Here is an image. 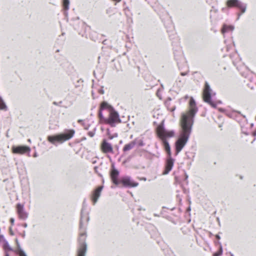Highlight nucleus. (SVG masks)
I'll list each match as a JSON object with an SVG mask.
<instances>
[{
	"label": "nucleus",
	"mask_w": 256,
	"mask_h": 256,
	"mask_svg": "<svg viewBox=\"0 0 256 256\" xmlns=\"http://www.w3.org/2000/svg\"><path fill=\"white\" fill-rule=\"evenodd\" d=\"M198 110L194 99L191 97L188 104V110L182 114L180 126L182 132L180 138L176 142V154H178L187 142L194 124V118Z\"/></svg>",
	"instance_id": "f257e3e1"
},
{
	"label": "nucleus",
	"mask_w": 256,
	"mask_h": 256,
	"mask_svg": "<svg viewBox=\"0 0 256 256\" xmlns=\"http://www.w3.org/2000/svg\"><path fill=\"white\" fill-rule=\"evenodd\" d=\"M156 134L162 140L166 152L168 154L167 156H172L170 148L166 140V138L172 137L174 136V132L172 131L166 130L162 125H159L156 128Z\"/></svg>",
	"instance_id": "f03ea898"
},
{
	"label": "nucleus",
	"mask_w": 256,
	"mask_h": 256,
	"mask_svg": "<svg viewBox=\"0 0 256 256\" xmlns=\"http://www.w3.org/2000/svg\"><path fill=\"white\" fill-rule=\"evenodd\" d=\"M75 132L74 130H68L66 132L54 136H48V140L54 144L56 142L62 144L71 139L74 136Z\"/></svg>",
	"instance_id": "7ed1b4c3"
},
{
	"label": "nucleus",
	"mask_w": 256,
	"mask_h": 256,
	"mask_svg": "<svg viewBox=\"0 0 256 256\" xmlns=\"http://www.w3.org/2000/svg\"><path fill=\"white\" fill-rule=\"evenodd\" d=\"M108 114V118L104 117V116L100 118V122L109 124L112 127H114L116 124H120L121 122L118 113L114 109L111 110Z\"/></svg>",
	"instance_id": "20e7f679"
},
{
	"label": "nucleus",
	"mask_w": 256,
	"mask_h": 256,
	"mask_svg": "<svg viewBox=\"0 0 256 256\" xmlns=\"http://www.w3.org/2000/svg\"><path fill=\"white\" fill-rule=\"evenodd\" d=\"M80 232L78 238L79 246L78 249L77 256H85L86 251V245L85 242L86 234L85 230L82 228L81 224L80 226Z\"/></svg>",
	"instance_id": "39448f33"
},
{
	"label": "nucleus",
	"mask_w": 256,
	"mask_h": 256,
	"mask_svg": "<svg viewBox=\"0 0 256 256\" xmlns=\"http://www.w3.org/2000/svg\"><path fill=\"white\" fill-rule=\"evenodd\" d=\"M212 90L210 88V86L207 82L204 83V86L202 90V99L203 100L210 104L213 108H216L217 104L213 101L211 98Z\"/></svg>",
	"instance_id": "423d86ee"
},
{
	"label": "nucleus",
	"mask_w": 256,
	"mask_h": 256,
	"mask_svg": "<svg viewBox=\"0 0 256 256\" xmlns=\"http://www.w3.org/2000/svg\"><path fill=\"white\" fill-rule=\"evenodd\" d=\"M226 6L228 8H236L240 11L242 14L245 12L246 6L238 0H228Z\"/></svg>",
	"instance_id": "0eeeda50"
},
{
	"label": "nucleus",
	"mask_w": 256,
	"mask_h": 256,
	"mask_svg": "<svg viewBox=\"0 0 256 256\" xmlns=\"http://www.w3.org/2000/svg\"><path fill=\"white\" fill-rule=\"evenodd\" d=\"M174 159L172 156H167L165 161L164 168L162 172L163 175L168 174L172 169L174 163Z\"/></svg>",
	"instance_id": "6e6552de"
},
{
	"label": "nucleus",
	"mask_w": 256,
	"mask_h": 256,
	"mask_svg": "<svg viewBox=\"0 0 256 256\" xmlns=\"http://www.w3.org/2000/svg\"><path fill=\"white\" fill-rule=\"evenodd\" d=\"M16 214L19 219L25 220L28 218V214L24 210V205L21 204H18L16 206Z\"/></svg>",
	"instance_id": "1a4fd4ad"
},
{
	"label": "nucleus",
	"mask_w": 256,
	"mask_h": 256,
	"mask_svg": "<svg viewBox=\"0 0 256 256\" xmlns=\"http://www.w3.org/2000/svg\"><path fill=\"white\" fill-rule=\"evenodd\" d=\"M100 150L104 154H113L114 149L112 144L106 140H103L100 145Z\"/></svg>",
	"instance_id": "9d476101"
},
{
	"label": "nucleus",
	"mask_w": 256,
	"mask_h": 256,
	"mask_svg": "<svg viewBox=\"0 0 256 256\" xmlns=\"http://www.w3.org/2000/svg\"><path fill=\"white\" fill-rule=\"evenodd\" d=\"M13 154H23L29 152L30 149L29 146H13L12 148Z\"/></svg>",
	"instance_id": "9b49d317"
},
{
	"label": "nucleus",
	"mask_w": 256,
	"mask_h": 256,
	"mask_svg": "<svg viewBox=\"0 0 256 256\" xmlns=\"http://www.w3.org/2000/svg\"><path fill=\"white\" fill-rule=\"evenodd\" d=\"M120 183L122 184L124 186L130 188L136 187L138 185V182H133L128 177H125L122 178L120 180Z\"/></svg>",
	"instance_id": "f8f14e48"
},
{
	"label": "nucleus",
	"mask_w": 256,
	"mask_h": 256,
	"mask_svg": "<svg viewBox=\"0 0 256 256\" xmlns=\"http://www.w3.org/2000/svg\"><path fill=\"white\" fill-rule=\"evenodd\" d=\"M102 189L103 186H98L92 192L90 198L94 204L97 202Z\"/></svg>",
	"instance_id": "ddd939ff"
},
{
	"label": "nucleus",
	"mask_w": 256,
	"mask_h": 256,
	"mask_svg": "<svg viewBox=\"0 0 256 256\" xmlns=\"http://www.w3.org/2000/svg\"><path fill=\"white\" fill-rule=\"evenodd\" d=\"M114 108L110 106L108 102H102L100 104V106L99 108V112H98V117L99 118L100 117H102V116H104L102 114V111L104 110H106L108 112H110L112 110H114Z\"/></svg>",
	"instance_id": "4468645a"
},
{
	"label": "nucleus",
	"mask_w": 256,
	"mask_h": 256,
	"mask_svg": "<svg viewBox=\"0 0 256 256\" xmlns=\"http://www.w3.org/2000/svg\"><path fill=\"white\" fill-rule=\"evenodd\" d=\"M118 171L112 166L110 172V176L112 182L116 185H118L120 183V181L118 180Z\"/></svg>",
	"instance_id": "2eb2a0df"
},
{
	"label": "nucleus",
	"mask_w": 256,
	"mask_h": 256,
	"mask_svg": "<svg viewBox=\"0 0 256 256\" xmlns=\"http://www.w3.org/2000/svg\"><path fill=\"white\" fill-rule=\"evenodd\" d=\"M136 142L134 141L126 144L123 148V151L126 152L132 150L136 145Z\"/></svg>",
	"instance_id": "dca6fc26"
},
{
	"label": "nucleus",
	"mask_w": 256,
	"mask_h": 256,
	"mask_svg": "<svg viewBox=\"0 0 256 256\" xmlns=\"http://www.w3.org/2000/svg\"><path fill=\"white\" fill-rule=\"evenodd\" d=\"M2 248L5 252V255L6 254H8L9 252L12 251V248L10 246L8 242L6 241L4 242Z\"/></svg>",
	"instance_id": "f3484780"
},
{
	"label": "nucleus",
	"mask_w": 256,
	"mask_h": 256,
	"mask_svg": "<svg viewBox=\"0 0 256 256\" xmlns=\"http://www.w3.org/2000/svg\"><path fill=\"white\" fill-rule=\"evenodd\" d=\"M233 29L234 27L232 26L224 24L222 26L221 32L222 34H224L232 30Z\"/></svg>",
	"instance_id": "a211bd4d"
},
{
	"label": "nucleus",
	"mask_w": 256,
	"mask_h": 256,
	"mask_svg": "<svg viewBox=\"0 0 256 256\" xmlns=\"http://www.w3.org/2000/svg\"><path fill=\"white\" fill-rule=\"evenodd\" d=\"M7 110V106L2 98L0 97V110L6 111Z\"/></svg>",
	"instance_id": "6ab92c4d"
},
{
	"label": "nucleus",
	"mask_w": 256,
	"mask_h": 256,
	"mask_svg": "<svg viewBox=\"0 0 256 256\" xmlns=\"http://www.w3.org/2000/svg\"><path fill=\"white\" fill-rule=\"evenodd\" d=\"M69 4H70L69 0H63L62 6H63L64 9L65 10H68L69 8Z\"/></svg>",
	"instance_id": "aec40b11"
},
{
	"label": "nucleus",
	"mask_w": 256,
	"mask_h": 256,
	"mask_svg": "<svg viewBox=\"0 0 256 256\" xmlns=\"http://www.w3.org/2000/svg\"><path fill=\"white\" fill-rule=\"evenodd\" d=\"M222 254V248L220 249V251L214 253L213 256H220Z\"/></svg>",
	"instance_id": "412c9836"
},
{
	"label": "nucleus",
	"mask_w": 256,
	"mask_h": 256,
	"mask_svg": "<svg viewBox=\"0 0 256 256\" xmlns=\"http://www.w3.org/2000/svg\"><path fill=\"white\" fill-rule=\"evenodd\" d=\"M18 255L19 256H26L25 253L22 250L18 252Z\"/></svg>",
	"instance_id": "4be33fe9"
},
{
	"label": "nucleus",
	"mask_w": 256,
	"mask_h": 256,
	"mask_svg": "<svg viewBox=\"0 0 256 256\" xmlns=\"http://www.w3.org/2000/svg\"><path fill=\"white\" fill-rule=\"evenodd\" d=\"M10 222L11 224V226H13L14 224V219L12 218H10Z\"/></svg>",
	"instance_id": "5701e85b"
},
{
	"label": "nucleus",
	"mask_w": 256,
	"mask_h": 256,
	"mask_svg": "<svg viewBox=\"0 0 256 256\" xmlns=\"http://www.w3.org/2000/svg\"><path fill=\"white\" fill-rule=\"evenodd\" d=\"M10 235H12V236L14 235V234L12 230V228H11V227H10Z\"/></svg>",
	"instance_id": "b1692460"
},
{
	"label": "nucleus",
	"mask_w": 256,
	"mask_h": 256,
	"mask_svg": "<svg viewBox=\"0 0 256 256\" xmlns=\"http://www.w3.org/2000/svg\"><path fill=\"white\" fill-rule=\"evenodd\" d=\"M27 226H28V225L26 223H24L22 224V226H24V228H26Z\"/></svg>",
	"instance_id": "393cba45"
},
{
	"label": "nucleus",
	"mask_w": 256,
	"mask_h": 256,
	"mask_svg": "<svg viewBox=\"0 0 256 256\" xmlns=\"http://www.w3.org/2000/svg\"><path fill=\"white\" fill-rule=\"evenodd\" d=\"M4 237L2 236H0V242L3 239Z\"/></svg>",
	"instance_id": "a878e982"
},
{
	"label": "nucleus",
	"mask_w": 256,
	"mask_h": 256,
	"mask_svg": "<svg viewBox=\"0 0 256 256\" xmlns=\"http://www.w3.org/2000/svg\"><path fill=\"white\" fill-rule=\"evenodd\" d=\"M216 238L217 239L219 240L220 238V236L218 235L216 236Z\"/></svg>",
	"instance_id": "bb28decb"
},
{
	"label": "nucleus",
	"mask_w": 256,
	"mask_h": 256,
	"mask_svg": "<svg viewBox=\"0 0 256 256\" xmlns=\"http://www.w3.org/2000/svg\"><path fill=\"white\" fill-rule=\"evenodd\" d=\"M5 256H10L8 254H6Z\"/></svg>",
	"instance_id": "cd10ccee"
},
{
	"label": "nucleus",
	"mask_w": 256,
	"mask_h": 256,
	"mask_svg": "<svg viewBox=\"0 0 256 256\" xmlns=\"http://www.w3.org/2000/svg\"><path fill=\"white\" fill-rule=\"evenodd\" d=\"M82 122V120H78V122Z\"/></svg>",
	"instance_id": "c85d7f7f"
}]
</instances>
